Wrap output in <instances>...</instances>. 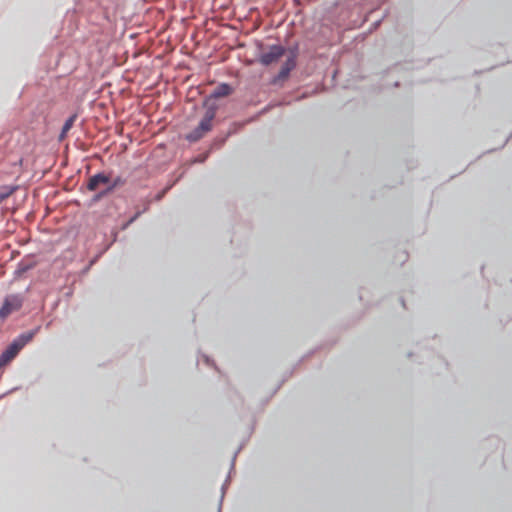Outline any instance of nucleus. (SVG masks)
Here are the masks:
<instances>
[{"label":"nucleus","mask_w":512,"mask_h":512,"mask_svg":"<svg viewBox=\"0 0 512 512\" xmlns=\"http://www.w3.org/2000/svg\"><path fill=\"white\" fill-rule=\"evenodd\" d=\"M33 334L21 335L14 340L3 353L0 355V370L9 364L20 352V350L32 339Z\"/></svg>","instance_id":"2"},{"label":"nucleus","mask_w":512,"mask_h":512,"mask_svg":"<svg viewBox=\"0 0 512 512\" xmlns=\"http://www.w3.org/2000/svg\"><path fill=\"white\" fill-rule=\"evenodd\" d=\"M138 216H139V213L135 214V217L132 220L136 219Z\"/></svg>","instance_id":"10"},{"label":"nucleus","mask_w":512,"mask_h":512,"mask_svg":"<svg viewBox=\"0 0 512 512\" xmlns=\"http://www.w3.org/2000/svg\"><path fill=\"white\" fill-rule=\"evenodd\" d=\"M76 118H77V115H76V114H74V115H71V116H70V117L65 121V123H64V125H63V127H62L61 134H60V140H63V139L66 137V135H67L68 131L73 127V125H74V122H75Z\"/></svg>","instance_id":"9"},{"label":"nucleus","mask_w":512,"mask_h":512,"mask_svg":"<svg viewBox=\"0 0 512 512\" xmlns=\"http://www.w3.org/2000/svg\"><path fill=\"white\" fill-rule=\"evenodd\" d=\"M285 53V49L282 46L274 45L271 46L270 49L263 53L260 57V62L263 65H270L276 62L279 58L283 56Z\"/></svg>","instance_id":"4"},{"label":"nucleus","mask_w":512,"mask_h":512,"mask_svg":"<svg viewBox=\"0 0 512 512\" xmlns=\"http://www.w3.org/2000/svg\"><path fill=\"white\" fill-rule=\"evenodd\" d=\"M110 184V177L105 173H97L91 176L87 182V189L89 191H96L101 185Z\"/></svg>","instance_id":"5"},{"label":"nucleus","mask_w":512,"mask_h":512,"mask_svg":"<svg viewBox=\"0 0 512 512\" xmlns=\"http://www.w3.org/2000/svg\"><path fill=\"white\" fill-rule=\"evenodd\" d=\"M296 66V60H295V56L292 55L290 56L286 62L283 64V66L281 67V70L279 72V77L280 78H286L288 77L290 71L292 69H294V67Z\"/></svg>","instance_id":"7"},{"label":"nucleus","mask_w":512,"mask_h":512,"mask_svg":"<svg viewBox=\"0 0 512 512\" xmlns=\"http://www.w3.org/2000/svg\"><path fill=\"white\" fill-rule=\"evenodd\" d=\"M217 106L215 104L208 106L206 112L200 121L199 125L187 136L189 141H198L213 127V120L215 118Z\"/></svg>","instance_id":"1"},{"label":"nucleus","mask_w":512,"mask_h":512,"mask_svg":"<svg viewBox=\"0 0 512 512\" xmlns=\"http://www.w3.org/2000/svg\"><path fill=\"white\" fill-rule=\"evenodd\" d=\"M233 92L232 87L227 83H222L216 87V89L212 92V98H221L229 96Z\"/></svg>","instance_id":"6"},{"label":"nucleus","mask_w":512,"mask_h":512,"mask_svg":"<svg viewBox=\"0 0 512 512\" xmlns=\"http://www.w3.org/2000/svg\"><path fill=\"white\" fill-rule=\"evenodd\" d=\"M123 184H124V180L121 177H116L113 180L110 179L109 186L106 188V190H104L103 192H101L99 195L96 196V200H98L101 197H103L104 195L112 192L116 187L121 186Z\"/></svg>","instance_id":"8"},{"label":"nucleus","mask_w":512,"mask_h":512,"mask_svg":"<svg viewBox=\"0 0 512 512\" xmlns=\"http://www.w3.org/2000/svg\"><path fill=\"white\" fill-rule=\"evenodd\" d=\"M22 306V300L17 295H9L4 299L3 305L0 308V318L6 319L10 314L18 311Z\"/></svg>","instance_id":"3"}]
</instances>
